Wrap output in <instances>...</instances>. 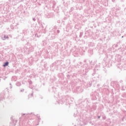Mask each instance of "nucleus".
<instances>
[{
    "label": "nucleus",
    "instance_id": "nucleus-1",
    "mask_svg": "<svg viewBox=\"0 0 126 126\" xmlns=\"http://www.w3.org/2000/svg\"><path fill=\"white\" fill-rule=\"evenodd\" d=\"M37 118L38 120H35V122H33V124L36 125V126H39V123H40V121H41V118H40V116H39L38 115H37Z\"/></svg>",
    "mask_w": 126,
    "mask_h": 126
},
{
    "label": "nucleus",
    "instance_id": "nucleus-2",
    "mask_svg": "<svg viewBox=\"0 0 126 126\" xmlns=\"http://www.w3.org/2000/svg\"><path fill=\"white\" fill-rule=\"evenodd\" d=\"M28 53H30V52H33L34 51V47L33 46H31L29 49H27Z\"/></svg>",
    "mask_w": 126,
    "mask_h": 126
},
{
    "label": "nucleus",
    "instance_id": "nucleus-3",
    "mask_svg": "<svg viewBox=\"0 0 126 126\" xmlns=\"http://www.w3.org/2000/svg\"><path fill=\"white\" fill-rule=\"evenodd\" d=\"M3 100H4V94H0V101H3Z\"/></svg>",
    "mask_w": 126,
    "mask_h": 126
},
{
    "label": "nucleus",
    "instance_id": "nucleus-4",
    "mask_svg": "<svg viewBox=\"0 0 126 126\" xmlns=\"http://www.w3.org/2000/svg\"><path fill=\"white\" fill-rule=\"evenodd\" d=\"M9 37H8V35H5L3 37H2V39L4 41L6 40V39H8Z\"/></svg>",
    "mask_w": 126,
    "mask_h": 126
},
{
    "label": "nucleus",
    "instance_id": "nucleus-5",
    "mask_svg": "<svg viewBox=\"0 0 126 126\" xmlns=\"http://www.w3.org/2000/svg\"><path fill=\"white\" fill-rule=\"evenodd\" d=\"M23 116H25L26 118H28V117H29V116H30L31 115H34V113H31V114H23Z\"/></svg>",
    "mask_w": 126,
    "mask_h": 126
},
{
    "label": "nucleus",
    "instance_id": "nucleus-6",
    "mask_svg": "<svg viewBox=\"0 0 126 126\" xmlns=\"http://www.w3.org/2000/svg\"><path fill=\"white\" fill-rule=\"evenodd\" d=\"M8 62H5L4 63L3 66H4V67H5V66H7V65H8Z\"/></svg>",
    "mask_w": 126,
    "mask_h": 126
},
{
    "label": "nucleus",
    "instance_id": "nucleus-7",
    "mask_svg": "<svg viewBox=\"0 0 126 126\" xmlns=\"http://www.w3.org/2000/svg\"><path fill=\"white\" fill-rule=\"evenodd\" d=\"M16 86H21V83L19 82H17V83H16Z\"/></svg>",
    "mask_w": 126,
    "mask_h": 126
},
{
    "label": "nucleus",
    "instance_id": "nucleus-8",
    "mask_svg": "<svg viewBox=\"0 0 126 126\" xmlns=\"http://www.w3.org/2000/svg\"><path fill=\"white\" fill-rule=\"evenodd\" d=\"M83 35V32H80V35H79L80 38H81Z\"/></svg>",
    "mask_w": 126,
    "mask_h": 126
},
{
    "label": "nucleus",
    "instance_id": "nucleus-9",
    "mask_svg": "<svg viewBox=\"0 0 126 126\" xmlns=\"http://www.w3.org/2000/svg\"><path fill=\"white\" fill-rule=\"evenodd\" d=\"M63 100H62V102H61V100L59 101V102H58V104H63Z\"/></svg>",
    "mask_w": 126,
    "mask_h": 126
},
{
    "label": "nucleus",
    "instance_id": "nucleus-10",
    "mask_svg": "<svg viewBox=\"0 0 126 126\" xmlns=\"http://www.w3.org/2000/svg\"><path fill=\"white\" fill-rule=\"evenodd\" d=\"M33 96V93H32L31 95H29V97H32Z\"/></svg>",
    "mask_w": 126,
    "mask_h": 126
},
{
    "label": "nucleus",
    "instance_id": "nucleus-11",
    "mask_svg": "<svg viewBox=\"0 0 126 126\" xmlns=\"http://www.w3.org/2000/svg\"><path fill=\"white\" fill-rule=\"evenodd\" d=\"M9 85H10V88L11 89L12 88V85H11V83H10Z\"/></svg>",
    "mask_w": 126,
    "mask_h": 126
},
{
    "label": "nucleus",
    "instance_id": "nucleus-12",
    "mask_svg": "<svg viewBox=\"0 0 126 126\" xmlns=\"http://www.w3.org/2000/svg\"><path fill=\"white\" fill-rule=\"evenodd\" d=\"M35 37H37V38H39V36H38V34H37V33H36V34H35Z\"/></svg>",
    "mask_w": 126,
    "mask_h": 126
},
{
    "label": "nucleus",
    "instance_id": "nucleus-13",
    "mask_svg": "<svg viewBox=\"0 0 126 126\" xmlns=\"http://www.w3.org/2000/svg\"><path fill=\"white\" fill-rule=\"evenodd\" d=\"M24 92V89L20 90V92Z\"/></svg>",
    "mask_w": 126,
    "mask_h": 126
},
{
    "label": "nucleus",
    "instance_id": "nucleus-14",
    "mask_svg": "<svg viewBox=\"0 0 126 126\" xmlns=\"http://www.w3.org/2000/svg\"><path fill=\"white\" fill-rule=\"evenodd\" d=\"M32 20H33V21H36V19L34 18H32Z\"/></svg>",
    "mask_w": 126,
    "mask_h": 126
},
{
    "label": "nucleus",
    "instance_id": "nucleus-15",
    "mask_svg": "<svg viewBox=\"0 0 126 126\" xmlns=\"http://www.w3.org/2000/svg\"><path fill=\"white\" fill-rule=\"evenodd\" d=\"M60 30H57V33H60Z\"/></svg>",
    "mask_w": 126,
    "mask_h": 126
},
{
    "label": "nucleus",
    "instance_id": "nucleus-16",
    "mask_svg": "<svg viewBox=\"0 0 126 126\" xmlns=\"http://www.w3.org/2000/svg\"><path fill=\"white\" fill-rule=\"evenodd\" d=\"M101 118V116H98V119H100Z\"/></svg>",
    "mask_w": 126,
    "mask_h": 126
},
{
    "label": "nucleus",
    "instance_id": "nucleus-17",
    "mask_svg": "<svg viewBox=\"0 0 126 126\" xmlns=\"http://www.w3.org/2000/svg\"><path fill=\"white\" fill-rule=\"evenodd\" d=\"M74 117H76V115H75V114H74Z\"/></svg>",
    "mask_w": 126,
    "mask_h": 126
},
{
    "label": "nucleus",
    "instance_id": "nucleus-18",
    "mask_svg": "<svg viewBox=\"0 0 126 126\" xmlns=\"http://www.w3.org/2000/svg\"><path fill=\"white\" fill-rule=\"evenodd\" d=\"M112 1H115V0H112Z\"/></svg>",
    "mask_w": 126,
    "mask_h": 126
},
{
    "label": "nucleus",
    "instance_id": "nucleus-19",
    "mask_svg": "<svg viewBox=\"0 0 126 126\" xmlns=\"http://www.w3.org/2000/svg\"><path fill=\"white\" fill-rule=\"evenodd\" d=\"M122 38H124V36H122Z\"/></svg>",
    "mask_w": 126,
    "mask_h": 126
},
{
    "label": "nucleus",
    "instance_id": "nucleus-20",
    "mask_svg": "<svg viewBox=\"0 0 126 126\" xmlns=\"http://www.w3.org/2000/svg\"><path fill=\"white\" fill-rule=\"evenodd\" d=\"M30 84H31V82H30Z\"/></svg>",
    "mask_w": 126,
    "mask_h": 126
}]
</instances>
